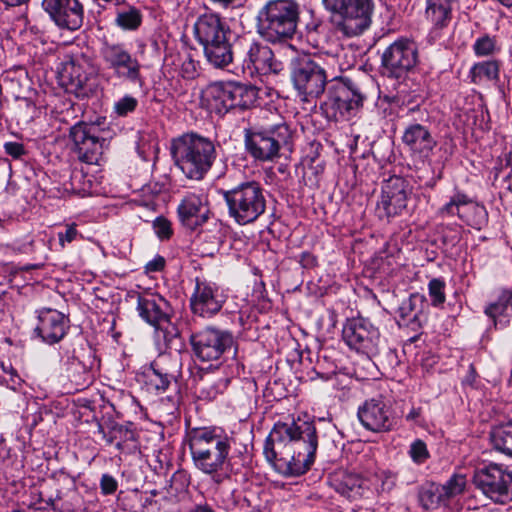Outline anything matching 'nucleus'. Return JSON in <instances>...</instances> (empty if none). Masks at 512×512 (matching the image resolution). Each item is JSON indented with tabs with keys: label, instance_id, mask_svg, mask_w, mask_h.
Returning a JSON list of instances; mask_svg holds the SVG:
<instances>
[{
	"label": "nucleus",
	"instance_id": "f257e3e1",
	"mask_svg": "<svg viewBox=\"0 0 512 512\" xmlns=\"http://www.w3.org/2000/svg\"><path fill=\"white\" fill-rule=\"evenodd\" d=\"M318 437L313 422L298 417L278 421L263 448L266 459L286 476L304 474L314 463Z\"/></svg>",
	"mask_w": 512,
	"mask_h": 512
},
{
	"label": "nucleus",
	"instance_id": "f03ea898",
	"mask_svg": "<svg viewBox=\"0 0 512 512\" xmlns=\"http://www.w3.org/2000/svg\"><path fill=\"white\" fill-rule=\"evenodd\" d=\"M232 442L216 427L191 428L185 436L195 468L206 475L219 474L228 465Z\"/></svg>",
	"mask_w": 512,
	"mask_h": 512
},
{
	"label": "nucleus",
	"instance_id": "7ed1b4c3",
	"mask_svg": "<svg viewBox=\"0 0 512 512\" xmlns=\"http://www.w3.org/2000/svg\"><path fill=\"white\" fill-rule=\"evenodd\" d=\"M175 165L191 180L200 181L210 171L217 153L214 142L196 133H186L171 143Z\"/></svg>",
	"mask_w": 512,
	"mask_h": 512
},
{
	"label": "nucleus",
	"instance_id": "20e7f679",
	"mask_svg": "<svg viewBox=\"0 0 512 512\" xmlns=\"http://www.w3.org/2000/svg\"><path fill=\"white\" fill-rule=\"evenodd\" d=\"M300 8L294 0H269L258 11L257 31L271 43L285 42L296 33Z\"/></svg>",
	"mask_w": 512,
	"mask_h": 512
},
{
	"label": "nucleus",
	"instance_id": "39448f33",
	"mask_svg": "<svg viewBox=\"0 0 512 512\" xmlns=\"http://www.w3.org/2000/svg\"><path fill=\"white\" fill-rule=\"evenodd\" d=\"M293 132L284 123L268 126H250L244 129L246 152L256 161L273 162L281 151H292Z\"/></svg>",
	"mask_w": 512,
	"mask_h": 512
},
{
	"label": "nucleus",
	"instance_id": "423d86ee",
	"mask_svg": "<svg viewBox=\"0 0 512 512\" xmlns=\"http://www.w3.org/2000/svg\"><path fill=\"white\" fill-rule=\"evenodd\" d=\"M228 215L239 225L255 222L266 210V198L260 183L247 181L222 193Z\"/></svg>",
	"mask_w": 512,
	"mask_h": 512
},
{
	"label": "nucleus",
	"instance_id": "0eeeda50",
	"mask_svg": "<svg viewBox=\"0 0 512 512\" xmlns=\"http://www.w3.org/2000/svg\"><path fill=\"white\" fill-rule=\"evenodd\" d=\"M332 14L335 29L346 37H354L367 30L372 22L373 0H322Z\"/></svg>",
	"mask_w": 512,
	"mask_h": 512
},
{
	"label": "nucleus",
	"instance_id": "6e6552de",
	"mask_svg": "<svg viewBox=\"0 0 512 512\" xmlns=\"http://www.w3.org/2000/svg\"><path fill=\"white\" fill-rule=\"evenodd\" d=\"M58 76L66 90L78 98L88 97L96 87L93 60L83 53L66 55L58 67Z\"/></svg>",
	"mask_w": 512,
	"mask_h": 512
},
{
	"label": "nucleus",
	"instance_id": "1a4fd4ad",
	"mask_svg": "<svg viewBox=\"0 0 512 512\" xmlns=\"http://www.w3.org/2000/svg\"><path fill=\"white\" fill-rule=\"evenodd\" d=\"M99 53L105 68L111 71L115 79L140 86L143 84L142 64L125 43L105 40Z\"/></svg>",
	"mask_w": 512,
	"mask_h": 512
},
{
	"label": "nucleus",
	"instance_id": "9d476101",
	"mask_svg": "<svg viewBox=\"0 0 512 512\" xmlns=\"http://www.w3.org/2000/svg\"><path fill=\"white\" fill-rule=\"evenodd\" d=\"M290 77L298 96L304 102L321 96L327 83L324 68L308 56L292 59Z\"/></svg>",
	"mask_w": 512,
	"mask_h": 512
},
{
	"label": "nucleus",
	"instance_id": "9b49d317",
	"mask_svg": "<svg viewBox=\"0 0 512 512\" xmlns=\"http://www.w3.org/2000/svg\"><path fill=\"white\" fill-rule=\"evenodd\" d=\"M208 102L218 114H225L233 109H247L256 101V90L237 82H218L207 90Z\"/></svg>",
	"mask_w": 512,
	"mask_h": 512
},
{
	"label": "nucleus",
	"instance_id": "f8f14e48",
	"mask_svg": "<svg viewBox=\"0 0 512 512\" xmlns=\"http://www.w3.org/2000/svg\"><path fill=\"white\" fill-rule=\"evenodd\" d=\"M473 479L475 486L495 503L512 501V470L507 467L490 463L478 469Z\"/></svg>",
	"mask_w": 512,
	"mask_h": 512
},
{
	"label": "nucleus",
	"instance_id": "ddd939ff",
	"mask_svg": "<svg viewBox=\"0 0 512 512\" xmlns=\"http://www.w3.org/2000/svg\"><path fill=\"white\" fill-rule=\"evenodd\" d=\"M417 62V47L413 41L406 38H400L391 43L381 57L383 74L397 79L411 71Z\"/></svg>",
	"mask_w": 512,
	"mask_h": 512
},
{
	"label": "nucleus",
	"instance_id": "4468645a",
	"mask_svg": "<svg viewBox=\"0 0 512 512\" xmlns=\"http://www.w3.org/2000/svg\"><path fill=\"white\" fill-rule=\"evenodd\" d=\"M194 355L201 361H217L234 346V337L228 330L207 327L190 337Z\"/></svg>",
	"mask_w": 512,
	"mask_h": 512
},
{
	"label": "nucleus",
	"instance_id": "2eb2a0df",
	"mask_svg": "<svg viewBox=\"0 0 512 512\" xmlns=\"http://www.w3.org/2000/svg\"><path fill=\"white\" fill-rule=\"evenodd\" d=\"M411 188L406 179L400 176H391L383 181L380 198L376 205V215L380 220H387L399 216L407 207Z\"/></svg>",
	"mask_w": 512,
	"mask_h": 512
},
{
	"label": "nucleus",
	"instance_id": "dca6fc26",
	"mask_svg": "<svg viewBox=\"0 0 512 512\" xmlns=\"http://www.w3.org/2000/svg\"><path fill=\"white\" fill-rule=\"evenodd\" d=\"M100 134L99 127L92 123L78 122L70 128L69 136L82 162L99 164L107 144Z\"/></svg>",
	"mask_w": 512,
	"mask_h": 512
},
{
	"label": "nucleus",
	"instance_id": "f3484780",
	"mask_svg": "<svg viewBox=\"0 0 512 512\" xmlns=\"http://www.w3.org/2000/svg\"><path fill=\"white\" fill-rule=\"evenodd\" d=\"M342 333L346 344L356 352L369 358L378 353L380 333L369 320L362 317L349 319Z\"/></svg>",
	"mask_w": 512,
	"mask_h": 512
},
{
	"label": "nucleus",
	"instance_id": "a211bd4d",
	"mask_svg": "<svg viewBox=\"0 0 512 512\" xmlns=\"http://www.w3.org/2000/svg\"><path fill=\"white\" fill-rule=\"evenodd\" d=\"M365 96L352 82L333 84L328 90L325 102L334 117L350 119L363 105Z\"/></svg>",
	"mask_w": 512,
	"mask_h": 512
},
{
	"label": "nucleus",
	"instance_id": "6ab92c4d",
	"mask_svg": "<svg viewBox=\"0 0 512 512\" xmlns=\"http://www.w3.org/2000/svg\"><path fill=\"white\" fill-rule=\"evenodd\" d=\"M357 416L365 429L375 433L391 431L396 424L391 405L383 397L366 400L359 406Z\"/></svg>",
	"mask_w": 512,
	"mask_h": 512
},
{
	"label": "nucleus",
	"instance_id": "aec40b11",
	"mask_svg": "<svg viewBox=\"0 0 512 512\" xmlns=\"http://www.w3.org/2000/svg\"><path fill=\"white\" fill-rule=\"evenodd\" d=\"M42 8L61 30L76 31L84 23L85 8L81 0H43Z\"/></svg>",
	"mask_w": 512,
	"mask_h": 512
},
{
	"label": "nucleus",
	"instance_id": "412c9836",
	"mask_svg": "<svg viewBox=\"0 0 512 512\" xmlns=\"http://www.w3.org/2000/svg\"><path fill=\"white\" fill-rule=\"evenodd\" d=\"M225 301L226 297L215 284L196 278L190 298V307L195 315L210 318L222 309Z\"/></svg>",
	"mask_w": 512,
	"mask_h": 512
},
{
	"label": "nucleus",
	"instance_id": "4be33fe9",
	"mask_svg": "<svg viewBox=\"0 0 512 512\" xmlns=\"http://www.w3.org/2000/svg\"><path fill=\"white\" fill-rule=\"evenodd\" d=\"M283 69L270 47L259 42H249L243 57V70L250 76L277 74Z\"/></svg>",
	"mask_w": 512,
	"mask_h": 512
},
{
	"label": "nucleus",
	"instance_id": "5701e85b",
	"mask_svg": "<svg viewBox=\"0 0 512 512\" xmlns=\"http://www.w3.org/2000/svg\"><path fill=\"white\" fill-rule=\"evenodd\" d=\"M180 223L189 230H196L202 226L209 217L207 200L203 195L188 193L177 207Z\"/></svg>",
	"mask_w": 512,
	"mask_h": 512
},
{
	"label": "nucleus",
	"instance_id": "b1692460",
	"mask_svg": "<svg viewBox=\"0 0 512 512\" xmlns=\"http://www.w3.org/2000/svg\"><path fill=\"white\" fill-rule=\"evenodd\" d=\"M38 320L36 332L48 344L62 340L69 329L68 317L55 309H42L39 312Z\"/></svg>",
	"mask_w": 512,
	"mask_h": 512
},
{
	"label": "nucleus",
	"instance_id": "393cba45",
	"mask_svg": "<svg viewBox=\"0 0 512 512\" xmlns=\"http://www.w3.org/2000/svg\"><path fill=\"white\" fill-rule=\"evenodd\" d=\"M197 42L203 46L210 42L231 36L229 26L219 14L208 12L198 16L193 27Z\"/></svg>",
	"mask_w": 512,
	"mask_h": 512
},
{
	"label": "nucleus",
	"instance_id": "a878e982",
	"mask_svg": "<svg viewBox=\"0 0 512 512\" xmlns=\"http://www.w3.org/2000/svg\"><path fill=\"white\" fill-rule=\"evenodd\" d=\"M329 483L337 493L352 501L369 498L373 494L369 482L354 473H335L330 477Z\"/></svg>",
	"mask_w": 512,
	"mask_h": 512
},
{
	"label": "nucleus",
	"instance_id": "bb28decb",
	"mask_svg": "<svg viewBox=\"0 0 512 512\" xmlns=\"http://www.w3.org/2000/svg\"><path fill=\"white\" fill-rule=\"evenodd\" d=\"M402 141L412 153L418 154L421 158L429 157L436 146L429 129L419 123L410 124L405 128Z\"/></svg>",
	"mask_w": 512,
	"mask_h": 512
},
{
	"label": "nucleus",
	"instance_id": "cd10ccee",
	"mask_svg": "<svg viewBox=\"0 0 512 512\" xmlns=\"http://www.w3.org/2000/svg\"><path fill=\"white\" fill-rule=\"evenodd\" d=\"M425 17L432 24L431 35L440 37V31L452 20V10L459 0H425Z\"/></svg>",
	"mask_w": 512,
	"mask_h": 512
},
{
	"label": "nucleus",
	"instance_id": "c85d7f7f",
	"mask_svg": "<svg viewBox=\"0 0 512 512\" xmlns=\"http://www.w3.org/2000/svg\"><path fill=\"white\" fill-rule=\"evenodd\" d=\"M167 302L159 296H139L137 310L140 317L152 326L159 327L168 322V315L165 312Z\"/></svg>",
	"mask_w": 512,
	"mask_h": 512
},
{
	"label": "nucleus",
	"instance_id": "c756f323",
	"mask_svg": "<svg viewBox=\"0 0 512 512\" xmlns=\"http://www.w3.org/2000/svg\"><path fill=\"white\" fill-rule=\"evenodd\" d=\"M229 37L226 36L202 46L207 62L215 68H225L233 61V51Z\"/></svg>",
	"mask_w": 512,
	"mask_h": 512
},
{
	"label": "nucleus",
	"instance_id": "7c9ffc66",
	"mask_svg": "<svg viewBox=\"0 0 512 512\" xmlns=\"http://www.w3.org/2000/svg\"><path fill=\"white\" fill-rule=\"evenodd\" d=\"M468 78L472 84L480 85L483 81L497 82L500 79V62L495 59L474 63Z\"/></svg>",
	"mask_w": 512,
	"mask_h": 512
},
{
	"label": "nucleus",
	"instance_id": "2f4dec72",
	"mask_svg": "<svg viewBox=\"0 0 512 512\" xmlns=\"http://www.w3.org/2000/svg\"><path fill=\"white\" fill-rule=\"evenodd\" d=\"M512 303V293L508 290L502 291L498 300L485 308V314L493 320L495 328H505L509 324V318L505 314L508 306Z\"/></svg>",
	"mask_w": 512,
	"mask_h": 512
},
{
	"label": "nucleus",
	"instance_id": "473e14b6",
	"mask_svg": "<svg viewBox=\"0 0 512 512\" xmlns=\"http://www.w3.org/2000/svg\"><path fill=\"white\" fill-rule=\"evenodd\" d=\"M116 7L114 23L117 27L125 31H134L140 27L142 14L137 7L125 4V2Z\"/></svg>",
	"mask_w": 512,
	"mask_h": 512
},
{
	"label": "nucleus",
	"instance_id": "72a5a7b5",
	"mask_svg": "<svg viewBox=\"0 0 512 512\" xmlns=\"http://www.w3.org/2000/svg\"><path fill=\"white\" fill-rule=\"evenodd\" d=\"M418 497L421 506L425 509H436L448 502L442 485L434 482L423 484Z\"/></svg>",
	"mask_w": 512,
	"mask_h": 512
},
{
	"label": "nucleus",
	"instance_id": "f704fd0d",
	"mask_svg": "<svg viewBox=\"0 0 512 512\" xmlns=\"http://www.w3.org/2000/svg\"><path fill=\"white\" fill-rule=\"evenodd\" d=\"M146 385L149 391L157 394L165 392L174 378L171 374L163 371L158 362H153L145 372Z\"/></svg>",
	"mask_w": 512,
	"mask_h": 512
},
{
	"label": "nucleus",
	"instance_id": "c9c22d12",
	"mask_svg": "<svg viewBox=\"0 0 512 512\" xmlns=\"http://www.w3.org/2000/svg\"><path fill=\"white\" fill-rule=\"evenodd\" d=\"M460 220L474 229L481 230L488 223V212L483 205L469 197V203L465 204Z\"/></svg>",
	"mask_w": 512,
	"mask_h": 512
},
{
	"label": "nucleus",
	"instance_id": "e433bc0d",
	"mask_svg": "<svg viewBox=\"0 0 512 512\" xmlns=\"http://www.w3.org/2000/svg\"><path fill=\"white\" fill-rule=\"evenodd\" d=\"M490 438L497 451L512 458V421L494 428Z\"/></svg>",
	"mask_w": 512,
	"mask_h": 512
},
{
	"label": "nucleus",
	"instance_id": "4c0bfd02",
	"mask_svg": "<svg viewBox=\"0 0 512 512\" xmlns=\"http://www.w3.org/2000/svg\"><path fill=\"white\" fill-rule=\"evenodd\" d=\"M468 203L469 196L462 191L456 190L450 197V200L438 209L436 216L441 219L457 216L461 219L465 204Z\"/></svg>",
	"mask_w": 512,
	"mask_h": 512
},
{
	"label": "nucleus",
	"instance_id": "58836bf2",
	"mask_svg": "<svg viewBox=\"0 0 512 512\" xmlns=\"http://www.w3.org/2000/svg\"><path fill=\"white\" fill-rule=\"evenodd\" d=\"M230 382L231 378L227 375L208 377L203 381L200 389V397L207 400H214L226 391Z\"/></svg>",
	"mask_w": 512,
	"mask_h": 512
},
{
	"label": "nucleus",
	"instance_id": "ea45409f",
	"mask_svg": "<svg viewBox=\"0 0 512 512\" xmlns=\"http://www.w3.org/2000/svg\"><path fill=\"white\" fill-rule=\"evenodd\" d=\"M472 50L475 56L479 58L493 57L500 52L501 46L499 45L496 36L483 34L476 38L472 45Z\"/></svg>",
	"mask_w": 512,
	"mask_h": 512
},
{
	"label": "nucleus",
	"instance_id": "a19ab883",
	"mask_svg": "<svg viewBox=\"0 0 512 512\" xmlns=\"http://www.w3.org/2000/svg\"><path fill=\"white\" fill-rule=\"evenodd\" d=\"M100 432L103 434V438L108 444H112L116 441V448L118 450H123L125 442L135 440L133 431L129 430L124 425L117 423L111 426L108 433H106L102 427H100Z\"/></svg>",
	"mask_w": 512,
	"mask_h": 512
},
{
	"label": "nucleus",
	"instance_id": "79ce46f5",
	"mask_svg": "<svg viewBox=\"0 0 512 512\" xmlns=\"http://www.w3.org/2000/svg\"><path fill=\"white\" fill-rule=\"evenodd\" d=\"M27 73L24 69L19 68L14 71L5 72L0 79V86L11 92L15 96H19L22 88V81L26 80Z\"/></svg>",
	"mask_w": 512,
	"mask_h": 512
},
{
	"label": "nucleus",
	"instance_id": "37998d69",
	"mask_svg": "<svg viewBox=\"0 0 512 512\" xmlns=\"http://www.w3.org/2000/svg\"><path fill=\"white\" fill-rule=\"evenodd\" d=\"M424 296L413 293L404 299L399 306L398 312L402 320H416L420 306L423 304Z\"/></svg>",
	"mask_w": 512,
	"mask_h": 512
},
{
	"label": "nucleus",
	"instance_id": "c03bdc74",
	"mask_svg": "<svg viewBox=\"0 0 512 512\" xmlns=\"http://www.w3.org/2000/svg\"><path fill=\"white\" fill-rule=\"evenodd\" d=\"M173 64L179 66V75L184 79H194L198 75V63L190 54L177 55Z\"/></svg>",
	"mask_w": 512,
	"mask_h": 512
},
{
	"label": "nucleus",
	"instance_id": "a18cd8bd",
	"mask_svg": "<svg viewBox=\"0 0 512 512\" xmlns=\"http://www.w3.org/2000/svg\"><path fill=\"white\" fill-rule=\"evenodd\" d=\"M445 287L446 283L441 278H433L429 281L428 292L433 306L439 307L444 304L446 300Z\"/></svg>",
	"mask_w": 512,
	"mask_h": 512
},
{
	"label": "nucleus",
	"instance_id": "49530a36",
	"mask_svg": "<svg viewBox=\"0 0 512 512\" xmlns=\"http://www.w3.org/2000/svg\"><path fill=\"white\" fill-rule=\"evenodd\" d=\"M447 501L461 494L466 486V478L463 475H453L445 484H441Z\"/></svg>",
	"mask_w": 512,
	"mask_h": 512
},
{
	"label": "nucleus",
	"instance_id": "de8ad7c7",
	"mask_svg": "<svg viewBox=\"0 0 512 512\" xmlns=\"http://www.w3.org/2000/svg\"><path fill=\"white\" fill-rule=\"evenodd\" d=\"M152 228L160 240H168L173 235L172 223L164 216H158L152 222Z\"/></svg>",
	"mask_w": 512,
	"mask_h": 512
},
{
	"label": "nucleus",
	"instance_id": "09e8293b",
	"mask_svg": "<svg viewBox=\"0 0 512 512\" xmlns=\"http://www.w3.org/2000/svg\"><path fill=\"white\" fill-rule=\"evenodd\" d=\"M409 455L413 462L418 465L423 464L430 457L425 442L420 439H417L411 443L409 448Z\"/></svg>",
	"mask_w": 512,
	"mask_h": 512
},
{
	"label": "nucleus",
	"instance_id": "8fccbe9b",
	"mask_svg": "<svg viewBox=\"0 0 512 512\" xmlns=\"http://www.w3.org/2000/svg\"><path fill=\"white\" fill-rule=\"evenodd\" d=\"M137 106L138 100L135 97L131 95H125L117 102H115L114 111L118 116L125 117L129 113L134 112Z\"/></svg>",
	"mask_w": 512,
	"mask_h": 512
},
{
	"label": "nucleus",
	"instance_id": "3c124183",
	"mask_svg": "<svg viewBox=\"0 0 512 512\" xmlns=\"http://www.w3.org/2000/svg\"><path fill=\"white\" fill-rule=\"evenodd\" d=\"M378 478L381 482V489L384 492H390L396 486L397 475L392 471H381Z\"/></svg>",
	"mask_w": 512,
	"mask_h": 512
},
{
	"label": "nucleus",
	"instance_id": "603ef678",
	"mask_svg": "<svg viewBox=\"0 0 512 512\" xmlns=\"http://www.w3.org/2000/svg\"><path fill=\"white\" fill-rule=\"evenodd\" d=\"M118 488L117 480L110 474H103L100 479V489L103 495H111Z\"/></svg>",
	"mask_w": 512,
	"mask_h": 512
},
{
	"label": "nucleus",
	"instance_id": "864d4df0",
	"mask_svg": "<svg viewBox=\"0 0 512 512\" xmlns=\"http://www.w3.org/2000/svg\"><path fill=\"white\" fill-rule=\"evenodd\" d=\"M78 237V231L75 224H67L64 231L58 232V239L61 246L71 243Z\"/></svg>",
	"mask_w": 512,
	"mask_h": 512
},
{
	"label": "nucleus",
	"instance_id": "5fc2aeb1",
	"mask_svg": "<svg viewBox=\"0 0 512 512\" xmlns=\"http://www.w3.org/2000/svg\"><path fill=\"white\" fill-rule=\"evenodd\" d=\"M4 150L6 154L13 157L14 159H19L22 155L25 154L24 145L15 141L6 142L4 144Z\"/></svg>",
	"mask_w": 512,
	"mask_h": 512
},
{
	"label": "nucleus",
	"instance_id": "6e6d98bb",
	"mask_svg": "<svg viewBox=\"0 0 512 512\" xmlns=\"http://www.w3.org/2000/svg\"><path fill=\"white\" fill-rule=\"evenodd\" d=\"M6 7H18V20L26 21L27 3L29 0H0Z\"/></svg>",
	"mask_w": 512,
	"mask_h": 512
},
{
	"label": "nucleus",
	"instance_id": "4d7b16f0",
	"mask_svg": "<svg viewBox=\"0 0 512 512\" xmlns=\"http://www.w3.org/2000/svg\"><path fill=\"white\" fill-rule=\"evenodd\" d=\"M165 266V259L164 258H153L151 261H149L145 268L147 273L151 272H157L164 268Z\"/></svg>",
	"mask_w": 512,
	"mask_h": 512
},
{
	"label": "nucleus",
	"instance_id": "13d9d810",
	"mask_svg": "<svg viewBox=\"0 0 512 512\" xmlns=\"http://www.w3.org/2000/svg\"><path fill=\"white\" fill-rule=\"evenodd\" d=\"M212 5L217 8L227 9L235 6L239 0H208Z\"/></svg>",
	"mask_w": 512,
	"mask_h": 512
},
{
	"label": "nucleus",
	"instance_id": "bf43d9fd",
	"mask_svg": "<svg viewBox=\"0 0 512 512\" xmlns=\"http://www.w3.org/2000/svg\"><path fill=\"white\" fill-rule=\"evenodd\" d=\"M1 367L4 372L10 374V376H11L10 380L12 381L13 384H19L20 377L17 375V372L14 370V368L11 366V364L6 366L4 363H2Z\"/></svg>",
	"mask_w": 512,
	"mask_h": 512
},
{
	"label": "nucleus",
	"instance_id": "052dcab7",
	"mask_svg": "<svg viewBox=\"0 0 512 512\" xmlns=\"http://www.w3.org/2000/svg\"><path fill=\"white\" fill-rule=\"evenodd\" d=\"M95 5L101 8H106L108 5L119 6L125 2V0H92Z\"/></svg>",
	"mask_w": 512,
	"mask_h": 512
},
{
	"label": "nucleus",
	"instance_id": "680f3d73",
	"mask_svg": "<svg viewBox=\"0 0 512 512\" xmlns=\"http://www.w3.org/2000/svg\"><path fill=\"white\" fill-rule=\"evenodd\" d=\"M422 413L421 408L412 407L409 413L406 415V420L411 422H417Z\"/></svg>",
	"mask_w": 512,
	"mask_h": 512
},
{
	"label": "nucleus",
	"instance_id": "e2e57ef3",
	"mask_svg": "<svg viewBox=\"0 0 512 512\" xmlns=\"http://www.w3.org/2000/svg\"><path fill=\"white\" fill-rule=\"evenodd\" d=\"M173 480L174 481L180 480L182 487L188 486V484H189V479L184 471H177L176 473H174Z\"/></svg>",
	"mask_w": 512,
	"mask_h": 512
},
{
	"label": "nucleus",
	"instance_id": "0e129e2a",
	"mask_svg": "<svg viewBox=\"0 0 512 512\" xmlns=\"http://www.w3.org/2000/svg\"><path fill=\"white\" fill-rule=\"evenodd\" d=\"M316 374L318 377H320L324 380H329L332 378L333 375L336 374V366L333 365V367L327 372H322L320 370H316Z\"/></svg>",
	"mask_w": 512,
	"mask_h": 512
},
{
	"label": "nucleus",
	"instance_id": "69168bd1",
	"mask_svg": "<svg viewBox=\"0 0 512 512\" xmlns=\"http://www.w3.org/2000/svg\"><path fill=\"white\" fill-rule=\"evenodd\" d=\"M192 512H214V510L207 504H200L195 506Z\"/></svg>",
	"mask_w": 512,
	"mask_h": 512
},
{
	"label": "nucleus",
	"instance_id": "338daca9",
	"mask_svg": "<svg viewBox=\"0 0 512 512\" xmlns=\"http://www.w3.org/2000/svg\"><path fill=\"white\" fill-rule=\"evenodd\" d=\"M41 266H42V264H33V265H26V266L20 267L19 269L21 271H29L31 269H38Z\"/></svg>",
	"mask_w": 512,
	"mask_h": 512
},
{
	"label": "nucleus",
	"instance_id": "774afa93",
	"mask_svg": "<svg viewBox=\"0 0 512 512\" xmlns=\"http://www.w3.org/2000/svg\"><path fill=\"white\" fill-rule=\"evenodd\" d=\"M441 178H442V172L440 171V172H439L435 177H433V179L431 180V182H430V184H429V185H430L431 187H433V186L436 184V182H437L438 180H440Z\"/></svg>",
	"mask_w": 512,
	"mask_h": 512
}]
</instances>
